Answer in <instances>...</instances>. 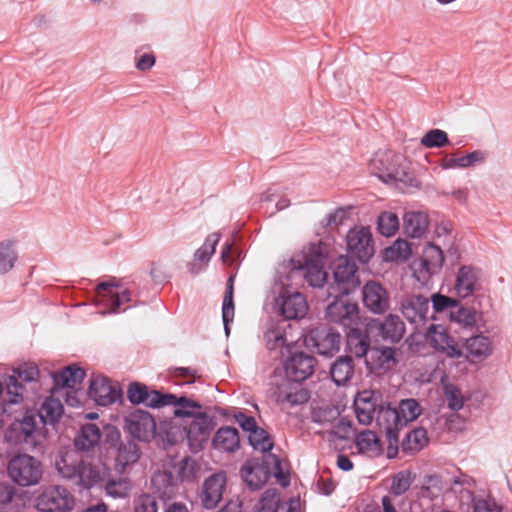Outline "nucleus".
Masks as SVG:
<instances>
[{
	"label": "nucleus",
	"mask_w": 512,
	"mask_h": 512,
	"mask_svg": "<svg viewBox=\"0 0 512 512\" xmlns=\"http://www.w3.org/2000/svg\"><path fill=\"white\" fill-rule=\"evenodd\" d=\"M176 395L170 393H160L156 390H148L144 404L148 407L159 408L172 404Z\"/></svg>",
	"instance_id": "obj_55"
},
{
	"label": "nucleus",
	"mask_w": 512,
	"mask_h": 512,
	"mask_svg": "<svg viewBox=\"0 0 512 512\" xmlns=\"http://www.w3.org/2000/svg\"><path fill=\"white\" fill-rule=\"evenodd\" d=\"M376 421L380 427L384 428L390 438H396L397 431L402 428L397 408H393L390 405L380 407Z\"/></svg>",
	"instance_id": "obj_33"
},
{
	"label": "nucleus",
	"mask_w": 512,
	"mask_h": 512,
	"mask_svg": "<svg viewBox=\"0 0 512 512\" xmlns=\"http://www.w3.org/2000/svg\"><path fill=\"white\" fill-rule=\"evenodd\" d=\"M465 348L468 356L481 359L490 355L491 342L488 337L477 335L466 340Z\"/></svg>",
	"instance_id": "obj_41"
},
{
	"label": "nucleus",
	"mask_w": 512,
	"mask_h": 512,
	"mask_svg": "<svg viewBox=\"0 0 512 512\" xmlns=\"http://www.w3.org/2000/svg\"><path fill=\"white\" fill-rule=\"evenodd\" d=\"M125 429L134 438L149 441L155 436L156 423L148 412L135 410L126 417Z\"/></svg>",
	"instance_id": "obj_6"
},
{
	"label": "nucleus",
	"mask_w": 512,
	"mask_h": 512,
	"mask_svg": "<svg viewBox=\"0 0 512 512\" xmlns=\"http://www.w3.org/2000/svg\"><path fill=\"white\" fill-rule=\"evenodd\" d=\"M402 157L391 152L377 154L371 160V170L375 172L380 179H390L400 182L410 180L409 173L402 166Z\"/></svg>",
	"instance_id": "obj_4"
},
{
	"label": "nucleus",
	"mask_w": 512,
	"mask_h": 512,
	"mask_svg": "<svg viewBox=\"0 0 512 512\" xmlns=\"http://www.w3.org/2000/svg\"><path fill=\"white\" fill-rule=\"evenodd\" d=\"M356 446L361 453L377 454L381 449L379 437L371 430H364L357 435Z\"/></svg>",
	"instance_id": "obj_45"
},
{
	"label": "nucleus",
	"mask_w": 512,
	"mask_h": 512,
	"mask_svg": "<svg viewBox=\"0 0 512 512\" xmlns=\"http://www.w3.org/2000/svg\"><path fill=\"white\" fill-rule=\"evenodd\" d=\"M429 226L428 214L422 211H409L404 214V232L412 238H420Z\"/></svg>",
	"instance_id": "obj_26"
},
{
	"label": "nucleus",
	"mask_w": 512,
	"mask_h": 512,
	"mask_svg": "<svg viewBox=\"0 0 512 512\" xmlns=\"http://www.w3.org/2000/svg\"><path fill=\"white\" fill-rule=\"evenodd\" d=\"M444 263L442 250L434 245L427 244L423 249L422 255L414 263L415 272L419 280H427L430 276L440 272Z\"/></svg>",
	"instance_id": "obj_10"
},
{
	"label": "nucleus",
	"mask_w": 512,
	"mask_h": 512,
	"mask_svg": "<svg viewBox=\"0 0 512 512\" xmlns=\"http://www.w3.org/2000/svg\"><path fill=\"white\" fill-rule=\"evenodd\" d=\"M427 339L436 350L448 357L459 358L463 355L461 346L440 325H432L429 328Z\"/></svg>",
	"instance_id": "obj_17"
},
{
	"label": "nucleus",
	"mask_w": 512,
	"mask_h": 512,
	"mask_svg": "<svg viewBox=\"0 0 512 512\" xmlns=\"http://www.w3.org/2000/svg\"><path fill=\"white\" fill-rule=\"evenodd\" d=\"M339 415V410L332 406L315 407L311 413L312 420L322 425L332 424Z\"/></svg>",
	"instance_id": "obj_51"
},
{
	"label": "nucleus",
	"mask_w": 512,
	"mask_h": 512,
	"mask_svg": "<svg viewBox=\"0 0 512 512\" xmlns=\"http://www.w3.org/2000/svg\"><path fill=\"white\" fill-rule=\"evenodd\" d=\"M234 276H230L227 282L226 292L223 299L222 306V319L225 327V332L228 335L230 332L229 324L234 319V300H233V287Z\"/></svg>",
	"instance_id": "obj_44"
},
{
	"label": "nucleus",
	"mask_w": 512,
	"mask_h": 512,
	"mask_svg": "<svg viewBox=\"0 0 512 512\" xmlns=\"http://www.w3.org/2000/svg\"><path fill=\"white\" fill-rule=\"evenodd\" d=\"M18 259L15 242L5 240L0 242V275L11 271Z\"/></svg>",
	"instance_id": "obj_40"
},
{
	"label": "nucleus",
	"mask_w": 512,
	"mask_h": 512,
	"mask_svg": "<svg viewBox=\"0 0 512 512\" xmlns=\"http://www.w3.org/2000/svg\"><path fill=\"white\" fill-rule=\"evenodd\" d=\"M64 412V407L59 399L48 397L41 405L40 411L37 412L42 423L53 424L59 420Z\"/></svg>",
	"instance_id": "obj_37"
},
{
	"label": "nucleus",
	"mask_w": 512,
	"mask_h": 512,
	"mask_svg": "<svg viewBox=\"0 0 512 512\" xmlns=\"http://www.w3.org/2000/svg\"><path fill=\"white\" fill-rule=\"evenodd\" d=\"M377 228L381 235L391 237L399 229L398 216L390 211H384L378 216Z\"/></svg>",
	"instance_id": "obj_49"
},
{
	"label": "nucleus",
	"mask_w": 512,
	"mask_h": 512,
	"mask_svg": "<svg viewBox=\"0 0 512 512\" xmlns=\"http://www.w3.org/2000/svg\"><path fill=\"white\" fill-rule=\"evenodd\" d=\"M484 159L485 153L476 150L464 156H458L457 154L446 155L441 159L440 166L443 169L468 168L476 163L483 162Z\"/></svg>",
	"instance_id": "obj_32"
},
{
	"label": "nucleus",
	"mask_w": 512,
	"mask_h": 512,
	"mask_svg": "<svg viewBox=\"0 0 512 512\" xmlns=\"http://www.w3.org/2000/svg\"><path fill=\"white\" fill-rule=\"evenodd\" d=\"M330 374L337 385L345 384L354 374L353 359L350 356L339 357L331 366Z\"/></svg>",
	"instance_id": "obj_36"
},
{
	"label": "nucleus",
	"mask_w": 512,
	"mask_h": 512,
	"mask_svg": "<svg viewBox=\"0 0 512 512\" xmlns=\"http://www.w3.org/2000/svg\"><path fill=\"white\" fill-rule=\"evenodd\" d=\"M264 339L268 350L288 347L294 342L293 339H288L286 327L281 325L270 328L265 333Z\"/></svg>",
	"instance_id": "obj_39"
},
{
	"label": "nucleus",
	"mask_w": 512,
	"mask_h": 512,
	"mask_svg": "<svg viewBox=\"0 0 512 512\" xmlns=\"http://www.w3.org/2000/svg\"><path fill=\"white\" fill-rule=\"evenodd\" d=\"M356 272L357 266L353 260L346 256H341L337 259L334 268V278L340 293L348 294L359 285Z\"/></svg>",
	"instance_id": "obj_13"
},
{
	"label": "nucleus",
	"mask_w": 512,
	"mask_h": 512,
	"mask_svg": "<svg viewBox=\"0 0 512 512\" xmlns=\"http://www.w3.org/2000/svg\"><path fill=\"white\" fill-rule=\"evenodd\" d=\"M316 360L303 352L294 353L285 363L286 376L294 381L302 382L310 377L315 369Z\"/></svg>",
	"instance_id": "obj_14"
},
{
	"label": "nucleus",
	"mask_w": 512,
	"mask_h": 512,
	"mask_svg": "<svg viewBox=\"0 0 512 512\" xmlns=\"http://www.w3.org/2000/svg\"><path fill=\"white\" fill-rule=\"evenodd\" d=\"M158 505L154 497L144 494L138 498L134 512H157Z\"/></svg>",
	"instance_id": "obj_59"
},
{
	"label": "nucleus",
	"mask_w": 512,
	"mask_h": 512,
	"mask_svg": "<svg viewBox=\"0 0 512 512\" xmlns=\"http://www.w3.org/2000/svg\"><path fill=\"white\" fill-rule=\"evenodd\" d=\"M410 449L420 450L428 441L427 432L423 428H417L407 435Z\"/></svg>",
	"instance_id": "obj_58"
},
{
	"label": "nucleus",
	"mask_w": 512,
	"mask_h": 512,
	"mask_svg": "<svg viewBox=\"0 0 512 512\" xmlns=\"http://www.w3.org/2000/svg\"><path fill=\"white\" fill-rule=\"evenodd\" d=\"M432 304L435 311L442 312L449 307H456L457 301L442 294H435L432 296Z\"/></svg>",
	"instance_id": "obj_62"
},
{
	"label": "nucleus",
	"mask_w": 512,
	"mask_h": 512,
	"mask_svg": "<svg viewBox=\"0 0 512 512\" xmlns=\"http://www.w3.org/2000/svg\"><path fill=\"white\" fill-rule=\"evenodd\" d=\"M397 411L399 414L400 425L404 427L408 423L415 421L420 416L422 408L417 400L409 398L400 401Z\"/></svg>",
	"instance_id": "obj_42"
},
{
	"label": "nucleus",
	"mask_w": 512,
	"mask_h": 512,
	"mask_svg": "<svg viewBox=\"0 0 512 512\" xmlns=\"http://www.w3.org/2000/svg\"><path fill=\"white\" fill-rule=\"evenodd\" d=\"M39 377V369L34 364L21 366L13 371L12 375L5 378L6 398L4 399V412H8L10 405L23 401L22 383L36 381Z\"/></svg>",
	"instance_id": "obj_3"
},
{
	"label": "nucleus",
	"mask_w": 512,
	"mask_h": 512,
	"mask_svg": "<svg viewBox=\"0 0 512 512\" xmlns=\"http://www.w3.org/2000/svg\"><path fill=\"white\" fill-rule=\"evenodd\" d=\"M39 423L42 421L34 410H27L22 419L15 420L9 427V433L13 434V438L18 442L27 444L34 443V434L38 430Z\"/></svg>",
	"instance_id": "obj_15"
},
{
	"label": "nucleus",
	"mask_w": 512,
	"mask_h": 512,
	"mask_svg": "<svg viewBox=\"0 0 512 512\" xmlns=\"http://www.w3.org/2000/svg\"><path fill=\"white\" fill-rule=\"evenodd\" d=\"M351 207L347 208H338L335 210L333 214L329 216L328 225L332 227H338L343 224L346 219H348L351 211Z\"/></svg>",
	"instance_id": "obj_63"
},
{
	"label": "nucleus",
	"mask_w": 512,
	"mask_h": 512,
	"mask_svg": "<svg viewBox=\"0 0 512 512\" xmlns=\"http://www.w3.org/2000/svg\"><path fill=\"white\" fill-rule=\"evenodd\" d=\"M213 425L211 418L206 413H198L194 419L189 422L187 429V439L190 449L198 452L203 449L207 443Z\"/></svg>",
	"instance_id": "obj_11"
},
{
	"label": "nucleus",
	"mask_w": 512,
	"mask_h": 512,
	"mask_svg": "<svg viewBox=\"0 0 512 512\" xmlns=\"http://www.w3.org/2000/svg\"><path fill=\"white\" fill-rule=\"evenodd\" d=\"M451 318L465 326H471L476 322V313L469 308H459L451 313Z\"/></svg>",
	"instance_id": "obj_60"
},
{
	"label": "nucleus",
	"mask_w": 512,
	"mask_h": 512,
	"mask_svg": "<svg viewBox=\"0 0 512 512\" xmlns=\"http://www.w3.org/2000/svg\"><path fill=\"white\" fill-rule=\"evenodd\" d=\"M364 306L374 314H383L390 307V295L378 281H368L362 288Z\"/></svg>",
	"instance_id": "obj_7"
},
{
	"label": "nucleus",
	"mask_w": 512,
	"mask_h": 512,
	"mask_svg": "<svg viewBox=\"0 0 512 512\" xmlns=\"http://www.w3.org/2000/svg\"><path fill=\"white\" fill-rule=\"evenodd\" d=\"M219 240L220 235L218 233H212L207 236L203 246L195 252L194 262L190 266L191 273H198L202 266H205L209 262L211 256L215 252L216 245Z\"/></svg>",
	"instance_id": "obj_30"
},
{
	"label": "nucleus",
	"mask_w": 512,
	"mask_h": 512,
	"mask_svg": "<svg viewBox=\"0 0 512 512\" xmlns=\"http://www.w3.org/2000/svg\"><path fill=\"white\" fill-rule=\"evenodd\" d=\"M480 288V272L472 266H462L456 277L454 290L461 298L472 295Z\"/></svg>",
	"instance_id": "obj_20"
},
{
	"label": "nucleus",
	"mask_w": 512,
	"mask_h": 512,
	"mask_svg": "<svg viewBox=\"0 0 512 512\" xmlns=\"http://www.w3.org/2000/svg\"><path fill=\"white\" fill-rule=\"evenodd\" d=\"M141 456L139 446L133 441L121 443L115 457V468L120 473H125L128 466L138 462Z\"/></svg>",
	"instance_id": "obj_28"
},
{
	"label": "nucleus",
	"mask_w": 512,
	"mask_h": 512,
	"mask_svg": "<svg viewBox=\"0 0 512 512\" xmlns=\"http://www.w3.org/2000/svg\"><path fill=\"white\" fill-rule=\"evenodd\" d=\"M36 507L41 512H63L64 489L58 485L46 488L37 498Z\"/></svg>",
	"instance_id": "obj_25"
},
{
	"label": "nucleus",
	"mask_w": 512,
	"mask_h": 512,
	"mask_svg": "<svg viewBox=\"0 0 512 512\" xmlns=\"http://www.w3.org/2000/svg\"><path fill=\"white\" fill-rule=\"evenodd\" d=\"M249 440L255 449L262 452L270 451L273 447V443L271 442L267 433L261 429H258L250 434Z\"/></svg>",
	"instance_id": "obj_57"
},
{
	"label": "nucleus",
	"mask_w": 512,
	"mask_h": 512,
	"mask_svg": "<svg viewBox=\"0 0 512 512\" xmlns=\"http://www.w3.org/2000/svg\"><path fill=\"white\" fill-rule=\"evenodd\" d=\"M227 477L225 472H217L209 476L202 485L201 503L206 509H214L223 498Z\"/></svg>",
	"instance_id": "obj_12"
},
{
	"label": "nucleus",
	"mask_w": 512,
	"mask_h": 512,
	"mask_svg": "<svg viewBox=\"0 0 512 512\" xmlns=\"http://www.w3.org/2000/svg\"><path fill=\"white\" fill-rule=\"evenodd\" d=\"M237 421L239 422V424L243 428V430L251 432V434L254 431L258 430L256 421L253 417H249L244 414H240L237 417Z\"/></svg>",
	"instance_id": "obj_64"
},
{
	"label": "nucleus",
	"mask_w": 512,
	"mask_h": 512,
	"mask_svg": "<svg viewBox=\"0 0 512 512\" xmlns=\"http://www.w3.org/2000/svg\"><path fill=\"white\" fill-rule=\"evenodd\" d=\"M307 302L301 293H293L284 298L281 313L286 319H297L305 315Z\"/></svg>",
	"instance_id": "obj_34"
},
{
	"label": "nucleus",
	"mask_w": 512,
	"mask_h": 512,
	"mask_svg": "<svg viewBox=\"0 0 512 512\" xmlns=\"http://www.w3.org/2000/svg\"><path fill=\"white\" fill-rule=\"evenodd\" d=\"M99 478L98 470L86 461H80L75 465L66 467V479L90 488Z\"/></svg>",
	"instance_id": "obj_23"
},
{
	"label": "nucleus",
	"mask_w": 512,
	"mask_h": 512,
	"mask_svg": "<svg viewBox=\"0 0 512 512\" xmlns=\"http://www.w3.org/2000/svg\"><path fill=\"white\" fill-rule=\"evenodd\" d=\"M7 474L13 483L28 487L38 484L43 475L42 464L28 454L14 455L8 462Z\"/></svg>",
	"instance_id": "obj_1"
},
{
	"label": "nucleus",
	"mask_w": 512,
	"mask_h": 512,
	"mask_svg": "<svg viewBox=\"0 0 512 512\" xmlns=\"http://www.w3.org/2000/svg\"><path fill=\"white\" fill-rule=\"evenodd\" d=\"M240 440L238 431L233 427H221L215 433L212 445L215 449L224 452H233L239 448Z\"/></svg>",
	"instance_id": "obj_29"
},
{
	"label": "nucleus",
	"mask_w": 512,
	"mask_h": 512,
	"mask_svg": "<svg viewBox=\"0 0 512 512\" xmlns=\"http://www.w3.org/2000/svg\"><path fill=\"white\" fill-rule=\"evenodd\" d=\"M279 504V495L276 490H266L258 504L255 512H277Z\"/></svg>",
	"instance_id": "obj_54"
},
{
	"label": "nucleus",
	"mask_w": 512,
	"mask_h": 512,
	"mask_svg": "<svg viewBox=\"0 0 512 512\" xmlns=\"http://www.w3.org/2000/svg\"><path fill=\"white\" fill-rule=\"evenodd\" d=\"M414 476L411 471L405 470L392 478L391 492L395 495L404 494L411 486Z\"/></svg>",
	"instance_id": "obj_53"
},
{
	"label": "nucleus",
	"mask_w": 512,
	"mask_h": 512,
	"mask_svg": "<svg viewBox=\"0 0 512 512\" xmlns=\"http://www.w3.org/2000/svg\"><path fill=\"white\" fill-rule=\"evenodd\" d=\"M101 431L94 423L81 424L80 431L74 439L75 447L81 451L93 450L100 441Z\"/></svg>",
	"instance_id": "obj_27"
},
{
	"label": "nucleus",
	"mask_w": 512,
	"mask_h": 512,
	"mask_svg": "<svg viewBox=\"0 0 512 512\" xmlns=\"http://www.w3.org/2000/svg\"><path fill=\"white\" fill-rule=\"evenodd\" d=\"M241 475L247 485L253 489H259L266 481L267 475L261 466L245 465L241 469Z\"/></svg>",
	"instance_id": "obj_47"
},
{
	"label": "nucleus",
	"mask_w": 512,
	"mask_h": 512,
	"mask_svg": "<svg viewBox=\"0 0 512 512\" xmlns=\"http://www.w3.org/2000/svg\"><path fill=\"white\" fill-rule=\"evenodd\" d=\"M369 330L377 332L384 340L398 342L404 335L405 325L396 315H388L383 321L373 320L369 323Z\"/></svg>",
	"instance_id": "obj_19"
},
{
	"label": "nucleus",
	"mask_w": 512,
	"mask_h": 512,
	"mask_svg": "<svg viewBox=\"0 0 512 512\" xmlns=\"http://www.w3.org/2000/svg\"><path fill=\"white\" fill-rule=\"evenodd\" d=\"M347 332V346L352 354L361 358L365 356L369 350V343L367 337L364 336L360 329L356 326L348 328Z\"/></svg>",
	"instance_id": "obj_38"
},
{
	"label": "nucleus",
	"mask_w": 512,
	"mask_h": 512,
	"mask_svg": "<svg viewBox=\"0 0 512 512\" xmlns=\"http://www.w3.org/2000/svg\"><path fill=\"white\" fill-rule=\"evenodd\" d=\"M367 364L375 370L386 371L391 369L396 364L395 349L391 347L372 348L369 351Z\"/></svg>",
	"instance_id": "obj_31"
},
{
	"label": "nucleus",
	"mask_w": 512,
	"mask_h": 512,
	"mask_svg": "<svg viewBox=\"0 0 512 512\" xmlns=\"http://www.w3.org/2000/svg\"><path fill=\"white\" fill-rule=\"evenodd\" d=\"M425 148H442L450 144V140L445 131L441 129L429 130L420 141Z\"/></svg>",
	"instance_id": "obj_50"
},
{
	"label": "nucleus",
	"mask_w": 512,
	"mask_h": 512,
	"mask_svg": "<svg viewBox=\"0 0 512 512\" xmlns=\"http://www.w3.org/2000/svg\"><path fill=\"white\" fill-rule=\"evenodd\" d=\"M428 300L421 295H410L401 302V312L406 319L413 322L417 317H421L426 311Z\"/></svg>",
	"instance_id": "obj_35"
},
{
	"label": "nucleus",
	"mask_w": 512,
	"mask_h": 512,
	"mask_svg": "<svg viewBox=\"0 0 512 512\" xmlns=\"http://www.w3.org/2000/svg\"><path fill=\"white\" fill-rule=\"evenodd\" d=\"M445 398L448 403V407L453 411L460 410L464 405V397L458 387L454 385H446L444 387Z\"/></svg>",
	"instance_id": "obj_56"
},
{
	"label": "nucleus",
	"mask_w": 512,
	"mask_h": 512,
	"mask_svg": "<svg viewBox=\"0 0 512 512\" xmlns=\"http://www.w3.org/2000/svg\"><path fill=\"white\" fill-rule=\"evenodd\" d=\"M378 400L379 394L371 390H364L356 395L354 409L359 423L363 425L372 423L378 407Z\"/></svg>",
	"instance_id": "obj_18"
},
{
	"label": "nucleus",
	"mask_w": 512,
	"mask_h": 512,
	"mask_svg": "<svg viewBox=\"0 0 512 512\" xmlns=\"http://www.w3.org/2000/svg\"><path fill=\"white\" fill-rule=\"evenodd\" d=\"M411 254L409 243L403 239H397L391 246L383 252V258L386 261H404Z\"/></svg>",
	"instance_id": "obj_48"
},
{
	"label": "nucleus",
	"mask_w": 512,
	"mask_h": 512,
	"mask_svg": "<svg viewBox=\"0 0 512 512\" xmlns=\"http://www.w3.org/2000/svg\"><path fill=\"white\" fill-rule=\"evenodd\" d=\"M148 387L139 383H133L128 388V398L132 403H144Z\"/></svg>",
	"instance_id": "obj_61"
},
{
	"label": "nucleus",
	"mask_w": 512,
	"mask_h": 512,
	"mask_svg": "<svg viewBox=\"0 0 512 512\" xmlns=\"http://www.w3.org/2000/svg\"><path fill=\"white\" fill-rule=\"evenodd\" d=\"M346 239L349 252L361 262H367L374 254L372 234L368 227L351 229Z\"/></svg>",
	"instance_id": "obj_8"
},
{
	"label": "nucleus",
	"mask_w": 512,
	"mask_h": 512,
	"mask_svg": "<svg viewBox=\"0 0 512 512\" xmlns=\"http://www.w3.org/2000/svg\"><path fill=\"white\" fill-rule=\"evenodd\" d=\"M275 397L277 403L283 408H291L307 402L309 394L301 386V382L291 380L287 377L277 385Z\"/></svg>",
	"instance_id": "obj_9"
},
{
	"label": "nucleus",
	"mask_w": 512,
	"mask_h": 512,
	"mask_svg": "<svg viewBox=\"0 0 512 512\" xmlns=\"http://www.w3.org/2000/svg\"><path fill=\"white\" fill-rule=\"evenodd\" d=\"M324 260L320 254L303 255V264L305 269V278L307 282L314 287H321L327 279V272L323 270Z\"/></svg>",
	"instance_id": "obj_24"
},
{
	"label": "nucleus",
	"mask_w": 512,
	"mask_h": 512,
	"mask_svg": "<svg viewBox=\"0 0 512 512\" xmlns=\"http://www.w3.org/2000/svg\"><path fill=\"white\" fill-rule=\"evenodd\" d=\"M89 397L100 406L113 404L119 397L118 390L111 381L104 376H94L90 380Z\"/></svg>",
	"instance_id": "obj_16"
},
{
	"label": "nucleus",
	"mask_w": 512,
	"mask_h": 512,
	"mask_svg": "<svg viewBox=\"0 0 512 512\" xmlns=\"http://www.w3.org/2000/svg\"><path fill=\"white\" fill-rule=\"evenodd\" d=\"M171 405L174 406V415L176 417H188L194 419L198 413H202L200 411L201 406L197 402L192 401L184 396H176V399L172 402Z\"/></svg>",
	"instance_id": "obj_46"
},
{
	"label": "nucleus",
	"mask_w": 512,
	"mask_h": 512,
	"mask_svg": "<svg viewBox=\"0 0 512 512\" xmlns=\"http://www.w3.org/2000/svg\"><path fill=\"white\" fill-rule=\"evenodd\" d=\"M132 485L128 478H119L110 480L106 483L105 490L107 494L115 498H125L129 495Z\"/></svg>",
	"instance_id": "obj_52"
},
{
	"label": "nucleus",
	"mask_w": 512,
	"mask_h": 512,
	"mask_svg": "<svg viewBox=\"0 0 512 512\" xmlns=\"http://www.w3.org/2000/svg\"><path fill=\"white\" fill-rule=\"evenodd\" d=\"M341 336L332 330L316 329L310 332L308 340L321 355H332L339 350Z\"/></svg>",
	"instance_id": "obj_21"
},
{
	"label": "nucleus",
	"mask_w": 512,
	"mask_h": 512,
	"mask_svg": "<svg viewBox=\"0 0 512 512\" xmlns=\"http://www.w3.org/2000/svg\"><path fill=\"white\" fill-rule=\"evenodd\" d=\"M326 318L345 328L356 326L359 320L358 305L344 297L336 298L326 309Z\"/></svg>",
	"instance_id": "obj_5"
},
{
	"label": "nucleus",
	"mask_w": 512,
	"mask_h": 512,
	"mask_svg": "<svg viewBox=\"0 0 512 512\" xmlns=\"http://www.w3.org/2000/svg\"><path fill=\"white\" fill-rule=\"evenodd\" d=\"M130 301V291L114 279L97 285L95 302L103 306L102 314L120 312L121 306ZM125 310L126 308L122 309Z\"/></svg>",
	"instance_id": "obj_2"
},
{
	"label": "nucleus",
	"mask_w": 512,
	"mask_h": 512,
	"mask_svg": "<svg viewBox=\"0 0 512 512\" xmlns=\"http://www.w3.org/2000/svg\"><path fill=\"white\" fill-rule=\"evenodd\" d=\"M444 490V483L439 475H427L418 492V496L422 498L434 499L439 497Z\"/></svg>",
	"instance_id": "obj_43"
},
{
	"label": "nucleus",
	"mask_w": 512,
	"mask_h": 512,
	"mask_svg": "<svg viewBox=\"0 0 512 512\" xmlns=\"http://www.w3.org/2000/svg\"><path fill=\"white\" fill-rule=\"evenodd\" d=\"M85 377V369L78 364L66 365V390H73V394L66 391V405L74 407L80 404L79 390ZM80 395L82 396L83 394L80 393Z\"/></svg>",
	"instance_id": "obj_22"
}]
</instances>
